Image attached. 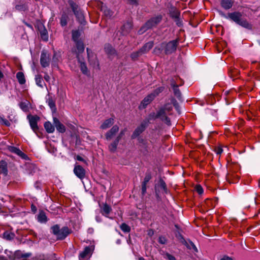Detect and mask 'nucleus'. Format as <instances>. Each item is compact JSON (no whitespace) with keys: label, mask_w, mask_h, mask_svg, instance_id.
I'll list each match as a JSON object with an SVG mask.
<instances>
[{"label":"nucleus","mask_w":260,"mask_h":260,"mask_svg":"<svg viewBox=\"0 0 260 260\" xmlns=\"http://www.w3.org/2000/svg\"><path fill=\"white\" fill-rule=\"evenodd\" d=\"M228 18L238 24L242 19V15L239 12H233L228 14Z\"/></svg>","instance_id":"12"},{"label":"nucleus","mask_w":260,"mask_h":260,"mask_svg":"<svg viewBox=\"0 0 260 260\" xmlns=\"http://www.w3.org/2000/svg\"><path fill=\"white\" fill-rule=\"evenodd\" d=\"M130 2L132 4H135V3H136V0H130Z\"/></svg>","instance_id":"62"},{"label":"nucleus","mask_w":260,"mask_h":260,"mask_svg":"<svg viewBox=\"0 0 260 260\" xmlns=\"http://www.w3.org/2000/svg\"><path fill=\"white\" fill-rule=\"evenodd\" d=\"M145 125L142 123L140 126L137 127L132 135V139H135L139 136L145 129Z\"/></svg>","instance_id":"14"},{"label":"nucleus","mask_w":260,"mask_h":260,"mask_svg":"<svg viewBox=\"0 0 260 260\" xmlns=\"http://www.w3.org/2000/svg\"><path fill=\"white\" fill-rule=\"evenodd\" d=\"M238 179V175L233 173H228L226 174V179L230 183H235Z\"/></svg>","instance_id":"21"},{"label":"nucleus","mask_w":260,"mask_h":260,"mask_svg":"<svg viewBox=\"0 0 260 260\" xmlns=\"http://www.w3.org/2000/svg\"><path fill=\"white\" fill-rule=\"evenodd\" d=\"M158 242L160 244H165L166 243L167 240L164 237H160L158 239Z\"/></svg>","instance_id":"54"},{"label":"nucleus","mask_w":260,"mask_h":260,"mask_svg":"<svg viewBox=\"0 0 260 260\" xmlns=\"http://www.w3.org/2000/svg\"><path fill=\"white\" fill-rule=\"evenodd\" d=\"M120 229L124 233H128L131 231V228L125 223L121 224Z\"/></svg>","instance_id":"40"},{"label":"nucleus","mask_w":260,"mask_h":260,"mask_svg":"<svg viewBox=\"0 0 260 260\" xmlns=\"http://www.w3.org/2000/svg\"><path fill=\"white\" fill-rule=\"evenodd\" d=\"M175 21L176 22V24H177V25H178L179 26L182 25L181 22L179 20V18L178 19H176Z\"/></svg>","instance_id":"58"},{"label":"nucleus","mask_w":260,"mask_h":260,"mask_svg":"<svg viewBox=\"0 0 260 260\" xmlns=\"http://www.w3.org/2000/svg\"><path fill=\"white\" fill-rule=\"evenodd\" d=\"M45 80L47 81V82H49L50 81V76H49L48 74H45V75H44V77Z\"/></svg>","instance_id":"56"},{"label":"nucleus","mask_w":260,"mask_h":260,"mask_svg":"<svg viewBox=\"0 0 260 260\" xmlns=\"http://www.w3.org/2000/svg\"><path fill=\"white\" fill-rule=\"evenodd\" d=\"M30 255V254L29 253H26L24 255H23L24 257H28Z\"/></svg>","instance_id":"60"},{"label":"nucleus","mask_w":260,"mask_h":260,"mask_svg":"<svg viewBox=\"0 0 260 260\" xmlns=\"http://www.w3.org/2000/svg\"><path fill=\"white\" fill-rule=\"evenodd\" d=\"M153 46V42L152 41L146 43L140 50L141 53H145L148 52Z\"/></svg>","instance_id":"17"},{"label":"nucleus","mask_w":260,"mask_h":260,"mask_svg":"<svg viewBox=\"0 0 260 260\" xmlns=\"http://www.w3.org/2000/svg\"><path fill=\"white\" fill-rule=\"evenodd\" d=\"M183 243L189 249H193L195 251H198V249L195 245L190 240L186 241L183 240Z\"/></svg>","instance_id":"28"},{"label":"nucleus","mask_w":260,"mask_h":260,"mask_svg":"<svg viewBox=\"0 0 260 260\" xmlns=\"http://www.w3.org/2000/svg\"><path fill=\"white\" fill-rule=\"evenodd\" d=\"M171 86L173 88L174 95L179 99L180 100L181 98V93L178 88V85H177L174 80L171 81Z\"/></svg>","instance_id":"15"},{"label":"nucleus","mask_w":260,"mask_h":260,"mask_svg":"<svg viewBox=\"0 0 260 260\" xmlns=\"http://www.w3.org/2000/svg\"><path fill=\"white\" fill-rule=\"evenodd\" d=\"M16 77L19 83L20 84H23L25 83V79L24 74L22 72H19L16 74Z\"/></svg>","instance_id":"32"},{"label":"nucleus","mask_w":260,"mask_h":260,"mask_svg":"<svg viewBox=\"0 0 260 260\" xmlns=\"http://www.w3.org/2000/svg\"><path fill=\"white\" fill-rule=\"evenodd\" d=\"M143 53H141V52H140V50H139L138 51L132 53L131 55V57L132 58V59L136 60Z\"/></svg>","instance_id":"45"},{"label":"nucleus","mask_w":260,"mask_h":260,"mask_svg":"<svg viewBox=\"0 0 260 260\" xmlns=\"http://www.w3.org/2000/svg\"><path fill=\"white\" fill-rule=\"evenodd\" d=\"M51 229L53 233L56 236L58 239H64L71 232L68 227L64 226L60 229L58 225L52 226Z\"/></svg>","instance_id":"3"},{"label":"nucleus","mask_w":260,"mask_h":260,"mask_svg":"<svg viewBox=\"0 0 260 260\" xmlns=\"http://www.w3.org/2000/svg\"><path fill=\"white\" fill-rule=\"evenodd\" d=\"M111 208L107 204H103V206L101 207V213L102 214L105 216L106 217H108V214L111 211Z\"/></svg>","instance_id":"18"},{"label":"nucleus","mask_w":260,"mask_h":260,"mask_svg":"<svg viewBox=\"0 0 260 260\" xmlns=\"http://www.w3.org/2000/svg\"><path fill=\"white\" fill-rule=\"evenodd\" d=\"M126 131V128L122 129L116 138L120 141L121 140V139L122 138V137H123V136L125 134V133Z\"/></svg>","instance_id":"50"},{"label":"nucleus","mask_w":260,"mask_h":260,"mask_svg":"<svg viewBox=\"0 0 260 260\" xmlns=\"http://www.w3.org/2000/svg\"><path fill=\"white\" fill-rule=\"evenodd\" d=\"M29 120V124L31 128L34 132H36L38 129V121L40 120V118L38 116H27Z\"/></svg>","instance_id":"8"},{"label":"nucleus","mask_w":260,"mask_h":260,"mask_svg":"<svg viewBox=\"0 0 260 260\" xmlns=\"http://www.w3.org/2000/svg\"><path fill=\"white\" fill-rule=\"evenodd\" d=\"M222 151H223L222 149L219 147L216 150V153L217 154H220L222 152Z\"/></svg>","instance_id":"57"},{"label":"nucleus","mask_w":260,"mask_h":260,"mask_svg":"<svg viewBox=\"0 0 260 260\" xmlns=\"http://www.w3.org/2000/svg\"><path fill=\"white\" fill-rule=\"evenodd\" d=\"M165 258H167L168 260H176V258L173 255L169 253L165 254Z\"/></svg>","instance_id":"52"},{"label":"nucleus","mask_w":260,"mask_h":260,"mask_svg":"<svg viewBox=\"0 0 260 260\" xmlns=\"http://www.w3.org/2000/svg\"><path fill=\"white\" fill-rule=\"evenodd\" d=\"M238 24L249 29H251L252 28L251 25L249 24L246 19H243L242 18Z\"/></svg>","instance_id":"30"},{"label":"nucleus","mask_w":260,"mask_h":260,"mask_svg":"<svg viewBox=\"0 0 260 260\" xmlns=\"http://www.w3.org/2000/svg\"><path fill=\"white\" fill-rule=\"evenodd\" d=\"M50 55L46 51H43L41 52L40 63L43 68L47 67L50 64Z\"/></svg>","instance_id":"7"},{"label":"nucleus","mask_w":260,"mask_h":260,"mask_svg":"<svg viewBox=\"0 0 260 260\" xmlns=\"http://www.w3.org/2000/svg\"><path fill=\"white\" fill-rule=\"evenodd\" d=\"M232 0H221V5L224 9L228 10L232 8L233 6Z\"/></svg>","instance_id":"23"},{"label":"nucleus","mask_w":260,"mask_h":260,"mask_svg":"<svg viewBox=\"0 0 260 260\" xmlns=\"http://www.w3.org/2000/svg\"><path fill=\"white\" fill-rule=\"evenodd\" d=\"M3 236L7 240H11L13 238L14 235L10 232H6L4 233Z\"/></svg>","instance_id":"46"},{"label":"nucleus","mask_w":260,"mask_h":260,"mask_svg":"<svg viewBox=\"0 0 260 260\" xmlns=\"http://www.w3.org/2000/svg\"><path fill=\"white\" fill-rule=\"evenodd\" d=\"M164 108L167 113L170 114V112L172 110L173 107L171 104L168 103L166 104L164 107H162Z\"/></svg>","instance_id":"48"},{"label":"nucleus","mask_w":260,"mask_h":260,"mask_svg":"<svg viewBox=\"0 0 260 260\" xmlns=\"http://www.w3.org/2000/svg\"><path fill=\"white\" fill-rule=\"evenodd\" d=\"M0 172L2 173H3L5 175H7V164L4 160L0 161Z\"/></svg>","instance_id":"25"},{"label":"nucleus","mask_w":260,"mask_h":260,"mask_svg":"<svg viewBox=\"0 0 260 260\" xmlns=\"http://www.w3.org/2000/svg\"><path fill=\"white\" fill-rule=\"evenodd\" d=\"M171 105H173L176 110L178 111L179 113H180L179 106L176 100L174 98H171Z\"/></svg>","instance_id":"43"},{"label":"nucleus","mask_w":260,"mask_h":260,"mask_svg":"<svg viewBox=\"0 0 260 260\" xmlns=\"http://www.w3.org/2000/svg\"><path fill=\"white\" fill-rule=\"evenodd\" d=\"M53 123L57 131L61 133H63L65 132V126L60 122L57 118H53Z\"/></svg>","instance_id":"13"},{"label":"nucleus","mask_w":260,"mask_h":260,"mask_svg":"<svg viewBox=\"0 0 260 260\" xmlns=\"http://www.w3.org/2000/svg\"><path fill=\"white\" fill-rule=\"evenodd\" d=\"M55 56H56V53H54L53 57V60L54 61H56V60H55L56 59V57Z\"/></svg>","instance_id":"63"},{"label":"nucleus","mask_w":260,"mask_h":260,"mask_svg":"<svg viewBox=\"0 0 260 260\" xmlns=\"http://www.w3.org/2000/svg\"><path fill=\"white\" fill-rule=\"evenodd\" d=\"M90 248L89 247H86L84 251L80 253L79 258L80 259H83L87 257V256L90 253Z\"/></svg>","instance_id":"27"},{"label":"nucleus","mask_w":260,"mask_h":260,"mask_svg":"<svg viewBox=\"0 0 260 260\" xmlns=\"http://www.w3.org/2000/svg\"><path fill=\"white\" fill-rule=\"evenodd\" d=\"M35 81L37 85L39 87L43 88V80L41 75H37L35 77Z\"/></svg>","instance_id":"35"},{"label":"nucleus","mask_w":260,"mask_h":260,"mask_svg":"<svg viewBox=\"0 0 260 260\" xmlns=\"http://www.w3.org/2000/svg\"><path fill=\"white\" fill-rule=\"evenodd\" d=\"M168 114L167 112L162 107L157 112V117L167 125H170L171 124V121L170 118L167 116Z\"/></svg>","instance_id":"6"},{"label":"nucleus","mask_w":260,"mask_h":260,"mask_svg":"<svg viewBox=\"0 0 260 260\" xmlns=\"http://www.w3.org/2000/svg\"><path fill=\"white\" fill-rule=\"evenodd\" d=\"M119 131V127L117 125H115L108 131L105 134V137L107 140L110 141L115 136Z\"/></svg>","instance_id":"9"},{"label":"nucleus","mask_w":260,"mask_h":260,"mask_svg":"<svg viewBox=\"0 0 260 260\" xmlns=\"http://www.w3.org/2000/svg\"><path fill=\"white\" fill-rule=\"evenodd\" d=\"M47 103H48V105H49V106L50 107V108L51 109H55V102H54V101H53V100L52 99V98H49V99L47 100Z\"/></svg>","instance_id":"44"},{"label":"nucleus","mask_w":260,"mask_h":260,"mask_svg":"<svg viewBox=\"0 0 260 260\" xmlns=\"http://www.w3.org/2000/svg\"><path fill=\"white\" fill-rule=\"evenodd\" d=\"M76 43L77 49L78 50V53H82L84 50V46L82 42L81 41H77Z\"/></svg>","instance_id":"34"},{"label":"nucleus","mask_w":260,"mask_h":260,"mask_svg":"<svg viewBox=\"0 0 260 260\" xmlns=\"http://www.w3.org/2000/svg\"><path fill=\"white\" fill-rule=\"evenodd\" d=\"M114 123V119L113 118H109L103 122V123L101 125V128L102 129H107L110 127L111 125Z\"/></svg>","instance_id":"22"},{"label":"nucleus","mask_w":260,"mask_h":260,"mask_svg":"<svg viewBox=\"0 0 260 260\" xmlns=\"http://www.w3.org/2000/svg\"><path fill=\"white\" fill-rule=\"evenodd\" d=\"M139 142L141 144L140 146L141 147L145 149L147 151L149 149V144L146 140L141 139L139 140Z\"/></svg>","instance_id":"37"},{"label":"nucleus","mask_w":260,"mask_h":260,"mask_svg":"<svg viewBox=\"0 0 260 260\" xmlns=\"http://www.w3.org/2000/svg\"><path fill=\"white\" fill-rule=\"evenodd\" d=\"M195 189L199 194H202L203 193V189L200 185H197L195 187Z\"/></svg>","instance_id":"51"},{"label":"nucleus","mask_w":260,"mask_h":260,"mask_svg":"<svg viewBox=\"0 0 260 260\" xmlns=\"http://www.w3.org/2000/svg\"><path fill=\"white\" fill-rule=\"evenodd\" d=\"M105 51L106 52V53L110 56H112L116 54L115 50L113 48V47L111 45L109 44H107L105 45Z\"/></svg>","instance_id":"19"},{"label":"nucleus","mask_w":260,"mask_h":260,"mask_svg":"<svg viewBox=\"0 0 260 260\" xmlns=\"http://www.w3.org/2000/svg\"><path fill=\"white\" fill-rule=\"evenodd\" d=\"M41 37L43 40L45 41L48 40V34L46 29H44L43 31L41 32Z\"/></svg>","instance_id":"49"},{"label":"nucleus","mask_w":260,"mask_h":260,"mask_svg":"<svg viewBox=\"0 0 260 260\" xmlns=\"http://www.w3.org/2000/svg\"><path fill=\"white\" fill-rule=\"evenodd\" d=\"M170 15L172 18L178 19L180 16V12L176 8H172L170 10Z\"/></svg>","instance_id":"33"},{"label":"nucleus","mask_w":260,"mask_h":260,"mask_svg":"<svg viewBox=\"0 0 260 260\" xmlns=\"http://www.w3.org/2000/svg\"><path fill=\"white\" fill-rule=\"evenodd\" d=\"M76 159L79 161H83L84 160L83 158L79 155L77 156Z\"/></svg>","instance_id":"59"},{"label":"nucleus","mask_w":260,"mask_h":260,"mask_svg":"<svg viewBox=\"0 0 260 260\" xmlns=\"http://www.w3.org/2000/svg\"><path fill=\"white\" fill-rule=\"evenodd\" d=\"M119 140L115 139L109 146L108 149L111 152L114 153L116 151L117 146L119 144Z\"/></svg>","instance_id":"20"},{"label":"nucleus","mask_w":260,"mask_h":260,"mask_svg":"<svg viewBox=\"0 0 260 260\" xmlns=\"http://www.w3.org/2000/svg\"><path fill=\"white\" fill-rule=\"evenodd\" d=\"M69 3L74 12L77 20L81 24L85 22L84 16L78 6L72 1H69Z\"/></svg>","instance_id":"5"},{"label":"nucleus","mask_w":260,"mask_h":260,"mask_svg":"<svg viewBox=\"0 0 260 260\" xmlns=\"http://www.w3.org/2000/svg\"><path fill=\"white\" fill-rule=\"evenodd\" d=\"M37 219L41 223H46L47 221V217L43 211H41L37 216Z\"/></svg>","instance_id":"24"},{"label":"nucleus","mask_w":260,"mask_h":260,"mask_svg":"<svg viewBox=\"0 0 260 260\" xmlns=\"http://www.w3.org/2000/svg\"><path fill=\"white\" fill-rule=\"evenodd\" d=\"M151 179V175L149 173H147L145 175L144 181L142 183V193L144 195L146 192L147 184Z\"/></svg>","instance_id":"11"},{"label":"nucleus","mask_w":260,"mask_h":260,"mask_svg":"<svg viewBox=\"0 0 260 260\" xmlns=\"http://www.w3.org/2000/svg\"><path fill=\"white\" fill-rule=\"evenodd\" d=\"M28 104L29 103L27 101L21 102L19 105L20 107L23 111L26 112L28 110Z\"/></svg>","instance_id":"39"},{"label":"nucleus","mask_w":260,"mask_h":260,"mask_svg":"<svg viewBox=\"0 0 260 260\" xmlns=\"http://www.w3.org/2000/svg\"><path fill=\"white\" fill-rule=\"evenodd\" d=\"M79 36H80V32L78 30H73L72 31V38H73V40L75 42H76L77 41H79L78 40Z\"/></svg>","instance_id":"41"},{"label":"nucleus","mask_w":260,"mask_h":260,"mask_svg":"<svg viewBox=\"0 0 260 260\" xmlns=\"http://www.w3.org/2000/svg\"><path fill=\"white\" fill-rule=\"evenodd\" d=\"M0 124H4L7 126L10 125V122L0 115Z\"/></svg>","instance_id":"47"},{"label":"nucleus","mask_w":260,"mask_h":260,"mask_svg":"<svg viewBox=\"0 0 260 260\" xmlns=\"http://www.w3.org/2000/svg\"><path fill=\"white\" fill-rule=\"evenodd\" d=\"M9 149L11 152L17 154L23 159H26L27 157L26 154H25L19 149L16 147L11 146L9 147Z\"/></svg>","instance_id":"16"},{"label":"nucleus","mask_w":260,"mask_h":260,"mask_svg":"<svg viewBox=\"0 0 260 260\" xmlns=\"http://www.w3.org/2000/svg\"><path fill=\"white\" fill-rule=\"evenodd\" d=\"M116 243L118 244H120L121 243V240L120 239H118L116 241Z\"/></svg>","instance_id":"64"},{"label":"nucleus","mask_w":260,"mask_h":260,"mask_svg":"<svg viewBox=\"0 0 260 260\" xmlns=\"http://www.w3.org/2000/svg\"><path fill=\"white\" fill-rule=\"evenodd\" d=\"M156 118H158V117H157V113H155L154 112H153V113H150L149 115V116H148L149 120L154 119Z\"/></svg>","instance_id":"53"},{"label":"nucleus","mask_w":260,"mask_h":260,"mask_svg":"<svg viewBox=\"0 0 260 260\" xmlns=\"http://www.w3.org/2000/svg\"><path fill=\"white\" fill-rule=\"evenodd\" d=\"M178 44L177 40L171 41L168 43H162L160 48L155 47L154 49V52L155 53H158L160 52L161 49H165V53L169 54L173 53L176 50V48Z\"/></svg>","instance_id":"1"},{"label":"nucleus","mask_w":260,"mask_h":260,"mask_svg":"<svg viewBox=\"0 0 260 260\" xmlns=\"http://www.w3.org/2000/svg\"><path fill=\"white\" fill-rule=\"evenodd\" d=\"M219 13H220V14L221 15H222V16H224V17H225V18H228V17L225 15V14H224L222 12H221L219 11Z\"/></svg>","instance_id":"61"},{"label":"nucleus","mask_w":260,"mask_h":260,"mask_svg":"<svg viewBox=\"0 0 260 260\" xmlns=\"http://www.w3.org/2000/svg\"><path fill=\"white\" fill-rule=\"evenodd\" d=\"M101 11H102L105 15L107 17H111L113 15V12L106 6H102L101 8Z\"/></svg>","instance_id":"36"},{"label":"nucleus","mask_w":260,"mask_h":260,"mask_svg":"<svg viewBox=\"0 0 260 260\" xmlns=\"http://www.w3.org/2000/svg\"><path fill=\"white\" fill-rule=\"evenodd\" d=\"M158 185H159V187L160 188L162 189L165 192L167 193V188L166 184L165 182H164V181H163L161 179L159 181Z\"/></svg>","instance_id":"42"},{"label":"nucleus","mask_w":260,"mask_h":260,"mask_svg":"<svg viewBox=\"0 0 260 260\" xmlns=\"http://www.w3.org/2000/svg\"><path fill=\"white\" fill-rule=\"evenodd\" d=\"M161 20V17L160 16H157L151 18L147 22H146V23L143 26L141 27V28L138 31V34L140 35L143 34L147 29L151 28L157 25L160 22Z\"/></svg>","instance_id":"2"},{"label":"nucleus","mask_w":260,"mask_h":260,"mask_svg":"<svg viewBox=\"0 0 260 260\" xmlns=\"http://www.w3.org/2000/svg\"><path fill=\"white\" fill-rule=\"evenodd\" d=\"M75 174L80 179H83L85 175V170L80 165L75 166L74 169Z\"/></svg>","instance_id":"10"},{"label":"nucleus","mask_w":260,"mask_h":260,"mask_svg":"<svg viewBox=\"0 0 260 260\" xmlns=\"http://www.w3.org/2000/svg\"><path fill=\"white\" fill-rule=\"evenodd\" d=\"M162 91V88H157L153 92L146 96L139 105V109H143L145 108L154 100V98Z\"/></svg>","instance_id":"4"},{"label":"nucleus","mask_w":260,"mask_h":260,"mask_svg":"<svg viewBox=\"0 0 260 260\" xmlns=\"http://www.w3.org/2000/svg\"><path fill=\"white\" fill-rule=\"evenodd\" d=\"M79 62L80 63V68L81 71H82V73L84 74V75H89V71L87 69V67L85 63L83 61H82L79 59Z\"/></svg>","instance_id":"26"},{"label":"nucleus","mask_w":260,"mask_h":260,"mask_svg":"<svg viewBox=\"0 0 260 260\" xmlns=\"http://www.w3.org/2000/svg\"><path fill=\"white\" fill-rule=\"evenodd\" d=\"M68 16L66 14L62 15L60 18V24L61 26H64L67 24Z\"/></svg>","instance_id":"38"},{"label":"nucleus","mask_w":260,"mask_h":260,"mask_svg":"<svg viewBox=\"0 0 260 260\" xmlns=\"http://www.w3.org/2000/svg\"><path fill=\"white\" fill-rule=\"evenodd\" d=\"M220 260H233V258L231 257L224 255L220 259Z\"/></svg>","instance_id":"55"},{"label":"nucleus","mask_w":260,"mask_h":260,"mask_svg":"<svg viewBox=\"0 0 260 260\" xmlns=\"http://www.w3.org/2000/svg\"><path fill=\"white\" fill-rule=\"evenodd\" d=\"M132 27V24L131 22H127L125 23L122 27L123 34L125 35L128 33L130 29H131Z\"/></svg>","instance_id":"31"},{"label":"nucleus","mask_w":260,"mask_h":260,"mask_svg":"<svg viewBox=\"0 0 260 260\" xmlns=\"http://www.w3.org/2000/svg\"><path fill=\"white\" fill-rule=\"evenodd\" d=\"M44 127L48 133H52L54 131V127L49 121L46 122L44 123Z\"/></svg>","instance_id":"29"}]
</instances>
